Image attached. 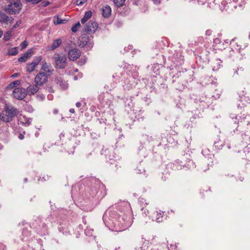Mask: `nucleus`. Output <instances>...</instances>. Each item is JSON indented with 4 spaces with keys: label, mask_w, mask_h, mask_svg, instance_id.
<instances>
[{
    "label": "nucleus",
    "mask_w": 250,
    "mask_h": 250,
    "mask_svg": "<svg viewBox=\"0 0 250 250\" xmlns=\"http://www.w3.org/2000/svg\"><path fill=\"white\" fill-rule=\"evenodd\" d=\"M12 30L11 29L9 30V31H8L7 32H6L4 34V37H3V40L5 41H8L10 40L11 36H12Z\"/></svg>",
    "instance_id": "nucleus-24"
},
{
    "label": "nucleus",
    "mask_w": 250,
    "mask_h": 250,
    "mask_svg": "<svg viewBox=\"0 0 250 250\" xmlns=\"http://www.w3.org/2000/svg\"><path fill=\"white\" fill-rule=\"evenodd\" d=\"M140 202L142 203V204H144L145 205H148V203L146 202V201L144 199V198H140Z\"/></svg>",
    "instance_id": "nucleus-37"
},
{
    "label": "nucleus",
    "mask_w": 250,
    "mask_h": 250,
    "mask_svg": "<svg viewBox=\"0 0 250 250\" xmlns=\"http://www.w3.org/2000/svg\"><path fill=\"white\" fill-rule=\"evenodd\" d=\"M65 21V20L59 18L58 16H56L54 18V23L55 25L64 23Z\"/></svg>",
    "instance_id": "nucleus-20"
},
{
    "label": "nucleus",
    "mask_w": 250,
    "mask_h": 250,
    "mask_svg": "<svg viewBox=\"0 0 250 250\" xmlns=\"http://www.w3.org/2000/svg\"><path fill=\"white\" fill-rule=\"evenodd\" d=\"M69 112L71 113H74L75 112V109L74 108H70L69 109Z\"/></svg>",
    "instance_id": "nucleus-45"
},
{
    "label": "nucleus",
    "mask_w": 250,
    "mask_h": 250,
    "mask_svg": "<svg viewBox=\"0 0 250 250\" xmlns=\"http://www.w3.org/2000/svg\"><path fill=\"white\" fill-rule=\"evenodd\" d=\"M24 121H25V122L23 123V124H27V125H29L31 123V119H27L24 120Z\"/></svg>",
    "instance_id": "nucleus-38"
},
{
    "label": "nucleus",
    "mask_w": 250,
    "mask_h": 250,
    "mask_svg": "<svg viewBox=\"0 0 250 250\" xmlns=\"http://www.w3.org/2000/svg\"><path fill=\"white\" fill-rule=\"evenodd\" d=\"M18 51V48L17 47H15L11 49H9L8 51V54L9 55L11 56H14L17 54Z\"/></svg>",
    "instance_id": "nucleus-26"
},
{
    "label": "nucleus",
    "mask_w": 250,
    "mask_h": 250,
    "mask_svg": "<svg viewBox=\"0 0 250 250\" xmlns=\"http://www.w3.org/2000/svg\"><path fill=\"white\" fill-rule=\"evenodd\" d=\"M155 3L158 4L160 3L161 0H152Z\"/></svg>",
    "instance_id": "nucleus-44"
},
{
    "label": "nucleus",
    "mask_w": 250,
    "mask_h": 250,
    "mask_svg": "<svg viewBox=\"0 0 250 250\" xmlns=\"http://www.w3.org/2000/svg\"><path fill=\"white\" fill-rule=\"evenodd\" d=\"M21 84V81L20 80H16L12 83H11L8 85V87L9 88H14L16 87L17 85H19Z\"/></svg>",
    "instance_id": "nucleus-25"
},
{
    "label": "nucleus",
    "mask_w": 250,
    "mask_h": 250,
    "mask_svg": "<svg viewBox=\"0 0 250 250\" xmlns=\"http://www.w3.org/2000/svg\"><path fill=\"white\" fill-rule=\"evenodd\" d=\"M42 5L43 7H46L48 5H49L50 4V2L47 0L44 1L42 2Z\"/></svg>",
    "instance_id": "nucleus-35"
},
{
    "label": "nucleus",
    "mask_w": 250,
    "mask_h": 250,
    "mask_svg": "<svg viewBox=\"0 0 250 250\" xmlns=\"http://www.w3.org/2000/svg\"><path fill=\"white\" fill-rule=\"evenodd\" d=\"M5 115L1 117V120L5 122H10L12 118L16 116L18 113V110L14 107H7L5 110Z\"/></svg>",
    "instance_id": "nucleus-4"
},
{
    "label": "nucleus",
    "mask_w": 250,
    "mask_h": 250,
    "mask_svg": "<svg viewBox=\"0 0 250 250\" xmlns=\"http://www.w3.org/2000/svg\"><path fill=\"white\" fill-rule=\"evenodd\" d=\"M241 43V42L239 41V42H237L235 44L237 46V48L234 47L235 50H236L239 53H241V51H240L241 49H243V48H244L246 46V45H245V44H243V45L240 44Z\"/></svg>",
    "instance_id": "nucleus-22"
},
{
    "label": "nucleus",
    "mask_w": 250,
    "mask_h": 250,
    "mask_svg": "<svg viewBox=\"0 0 250 250\" xmlns=\"http://www.w3.org/2000/svg\"><path fill=\"white\" fill-rule=\"evenodd\" d=\"M2 35H3V31L0 29V38L1 37Z\"/></svg>",
    "instance_id": "nucleus-48"
},
{
    "label": "nucleus",
    "mask_w": 250,
    "mask_h": 250,
    "mask_svg": "<svg viewBox=\"0 0 250 250\" xmlns=\"http://www.w3.org/2000/svg\"><path fill=\"white\" fill-rule=\"evenodd\" d=\"M20 140H22L24 138V134L20 133L18 136Z\"/></svg>",
    "instance_id": "nucleus-40"
},
{
    "label": "nucleus",
    "mask_w": 250,
    "mask_h": 250,
    "mask_svg": "<svg viewBox=\"0 0 250 250\" xmlns=\"http://www.w3.org/2000/svg\"><path fill=\"white\" fill-rule=\"evenodd\" d=\"M13 96L19 100H23L26 96V90L22 87L15 88L12 92Z\"/></svg>",
    "instance_id": "nucleus-5"
},
{
    "label": "nucleus",
    "mask_w": 250,
    "mask_h": 250,
    "mask_svg": "<svg viewBox=\"0 0 250 250\" xmlns=\"http://www.w3.org/2000/svg\"><path fill=\"white\" fill-rule=\"evenodd\" d=\"M56 83L59 84L60 87L64 89H66L68 86V84L64 82L61 77H58L56 79Z\"/></svg>",
    "instance_id": "nucleus-16"
},
{
    "label": "nucleus",
    "mask_w": 250,
    "mask_h": 250,
    "mask_svg": "<svg viewBox=\"0 0 250 250\" xmlns=\"http://www.w3.org/2000/svg\"><path fill=\"white\" fill-rule=\"evenodd\" d=\"M53 113L55 114H57L58 113V110L57 109H55L53 110Z\"/></svg>",
    "instance_id": "nucleus-46"
},
{
    "label": "nucleus",
    "mask_w": 250,
    "mask_h": 250,
    "mask_svg": "<svg viewBox=\"0 0 250 250\" xmlns=\"http://www.w3.org/2000/svg\"><path fill=\"white\" fill-rule=\"evenodd\" d=\"M78 145L77 140L75 139L70 140L67 145V147L69 153H73L75 147Z\"/></svg>",
    "instance_id": "nucleus-12"
},
{
    "label": "nucleus",
    "mask_w": 250,
    "mask_h": 250,
    "mask_svg": "<svg viewBox=\"0 0 250 250\" xmlns=\"http://www.w3.org/2000/svg\"><path fill=\"white\" fill-rule=\"evenodd\" d=\"M81 51L77 48L70 50L68 53V57L71 61H75L80 57Z\"/></svg>",
    "instance_id": "nucleus-10"
},
{
    "label": "nucleus",
    "mask_w": 250,
    "mask_h": 250,
    "mask_svg": "<svg viewBox=\"0 0 250 250\" xmlns=\"http://www.w3.org/2000/svg\"><path fill=\"white\" fill-rule=\"evenodd\" d=\"M50 90H49V91L51 92H53V90L52 89H51L52 88H50Z\"/></svg>",
    "instance_id": "nucleus-49"
},
{
    "label": "nucleus",
    "mask_w": 250,
    "mask_h": 250,
    "mask_svg": "<svg viewBox=\"0 0 250 250\" xmlns=\"http://www.w3.org/2000/svg\"><path fill=\"white\" fill-rule=\"evenodd\" d=\"M32 54L31 52H25L23 54L22 56L20 57L18 59V61L21 62H25L28 59H29L31 56Z\"/></svg>",
    "instance_id": "nucleus-17"
},
{
    "label": "nucleus",
    "mask_w": 250,
    "mask_h": 250,
    "mask_svg": "<svg viewBox=\"0 0 250 250\" xmlns=\"http://www.w3.org/2000/svg\"><path fill=\"white\" fill-rule=\"evenodd\" d=\"M111 14V8L108 5H105L102 8V14L104 18L109 17Z\"/></svg>",
    "instance_id": "nucleus-13"
},
{
    "label": "nucleus",
    "mask_w": 250,
    "mask_h": 250,
    "mask_svg": "<svg viewBox=\"0 0 250 250\" xmlns=\"http://www.w3.org/2000/svg\"><path fill=\"white\" fill-rule=\"evenodd\" d=\"M224 145V142L222 141L218 137L214 139V146L216 149H220Z\"/></svg>",
    "instance_id": "nucleus-14"
},
{
    "label": "nucleus",
    "mask_w": 250,
    "mask_h": 250,
    "mask_svg": "<svg viewBox=\"0 0 250 250\" xmlns=\"http://www.w3.org/2000/svg\"><path fill=\"white\" fill-rule=\"evenodd\" d=\"M108 158H109V159H111V160L113 159V158H112V157H110V156H109V157H108Z\"/></svg>",
    "instance_id": "nucleus-50"
},
{
    "label": "nucleus",
    "mask_w": 250,
    "mask_h": 250,
    "mask_svg": "<svg viewBox=\"0 0 250 250\" xmlns=\"http://www.w3.org/2000/svg\"><path fill=\"white\" fill-rule=\"evenodd\" d=\"M27 45H28L27 42L26 41H24L21 44V48H25L27 46Z\"/></svg>",
    "instance_id": "nucleus-36"
},
{
    "label": "nucleus",
    "mask_w": 250,
    "mask_h": 250,
    "mask_svg": "<svg viewBox=\"0 0 250 250\" xmlns=\"http://www.w3.org/2000/svg\"><path fill=\"white\" fill-rule=\"evenodd\" d=\"M149 243L148 241H146L142 245L141 247V249L142 250H147L148 249V245Z\"/></svg>",
    "instance_id": "nucleus-33"
},
{
    "label": "nucleus",
    "mask_w": 250,
    "mask_h": 250,
    "mask_svg": "<svg viewBox=\"0 0 250 250\" xmlns=\"http://www.w3.org/2000/svg\"><path fill=\"white\" fill-rule=\"evenodd\" d=\"M87 0H76V3L78 5H82Z\"/></svg>",
    "instance_id": "nucleus-34"
},
{
    "label": "nucleus",
    "mask_w": 250,
    "mask_h": 250,
    "mask_svg": "<svg viewBox=\"0 0 250 250\" xmlns=\"http://www.w3.org/2000/svg\"><path fill=\"white\" fill-rule=\"evenodd\" d=\"M76 106L77 107H80L82 106V103L81 102H77L76 104Z\"/></svg>",
    "instance_id": "nucleus-41"
},
{
    "label": "nucleus",
    "mask_w": 250,
    "mask_h": 250,
    "mask_svg": "<svg viewBox=\"0 0 250 250\" xmlns=\"http://www.w3.org/2000/svg\"><path fill=\"white\" fill-rule=\"evenodd\" d=\"M22 8V4L20 0H10L9 3L5 8V11L10 15L19 14Z\"/></svg>",
    "instance_id": "nucleus-1"
},
{
    "label": "nucleus",
    "mask_w": 250,
    "mask_h": 250,
    "mask_svg": "<svg viewBox=\"0 0 250 250\" xmlns=\"http://www.w3.org/2000/svg\"><path fill=\"white\" fill-rule=\"evenodd\" d=\"M40 71H44L49 75H52L53 70L50 64H48L45 60L42 62V67Z\"/></svg>",
    "instance_id": "nucleus-11"
},
{
    "label": "nucleus",
    "mask_w": 250,
    "mask_h": 250,
    "mask_svg": "<svg viewBox=\"0 0 250 250\" xmlns=\"http://www.w3.org/2000/svg\"><path fill=\"white\" fill-rule=\"evenodd\" d=\"M42 58L41 56H37L34 58L32 62L37 66L40 62H42Z\"/></svg>",
    "instance_id": "nucleus-28"
},
{
    "label": "nucleus",
    "mask_w": 250,
    "mask_h": 250,
    "mask_svg": "<svg viewBox=\"0 0 250 250\" xmlns=\"http://www.w3.org/2000/svg\"><path fill=\"white\" fill-rule=\"evenodd\" d=\"M14 19L6 13L0 12V23L3 25H11L14 22Z\"/></svg>",
    "instance_id": "nucleus-7"
},
{
    "label": "nucleus",
    "mask_w": 250,
    "mask_h": 250,
    "mask_svg": "<svg viewBox=\"0 0 250 250\" xmlns=\"http://www.w3.org/2000/svg\"><path fill=\"white\" fill-rule=\"evenodd\" d=\"M98 27V24L95 21L91 20L86 24L84 30L88 34L94 33Z\"/></svg>",
    "instance_id": "nucleus-8"
},
{
    "label": "nucleus",
    "mask_w": 250,
    "mask_h": 250,
    "mask_svg": "<svg viewBox=\"0 0 250 250\" xmlns=\"http://www.w3.org/2000/svg\"><path fill=\"white\" fill-rule=\"evenodd\" d=\"M39 85L35 83L33 84H30L27 88L26 90V95H33L36 94L40 89Z\"/></svg>",
    "instance_id": "nucleus-9"
},
{
    "label": "nucleus",
    "mask_w": 250,
    "mask_h": 250,
    "mask_svg": "<svg viewBox=\"0 0 250 250\" xmlns=\"http://www.w3.org/2000/svg\"><path fill=\"white\" fill-rule=\"evenodd\" d=\"M244 71V68L243 67H240L237 68L235 69H233V75H241Z\"/></svg>",
    "instance_id": "nucleus-27"
},
{
    "label": "nucleus",
    "mask_w": 250,
    "mask_h": 250,
    "mask_svg": "<svg viewBox=\"0 0 250 250\" xmlns=\"http://www.w3.org/2000/svg\"><path fill=\"white\" fill-rule=\"evenodd\" d=\"M135 172L136 173H142L143 172L145 171L144 168L142 167L141 165H140L137 167L135 169Z\"/></svg>",
    "instance_id": "nucleus-31"
},
{
    "label": "nucleus",
    "mask_w": 250,
    "mask_h": 250,
    "mask_svg": "<svg viewBox=\"0 0 250 250\" xmlns=\"http://www.w3.org/2000/svg\"><path fill=\"white\" fill-rule=\"evenodd\" d=\"M36 67V66L32 62L27 64L26 70L27 72L31 73L35 70Z\"/></svg>",
    "instance_id": "nucleus-21"
},
{
    "label": "nucleus",
    "mask_w": 250,
    "mask_h": 250,
    "mask_svg": "<svg viewBox=\"0 0 250 250\" xmlns=\"http://www.w3.org/2000/svg\"><path fill=\"white\" fill-rule=\"evenodd\" d=\"M114 4L117 7H121L124 6L125 0H113Z\"/></svg>",
    "instance_id": "nucleus-23"
},
{
    "label": "nucleus",
    "mask_w": 250,
    "mask_h": 250,
    "mask_svg": "<svg viewBox=\"0 0 250 250\" xmlns=\"http://www.w3.org/2000/svg\"><path fill=\"white\" fill-rule=\"evenodd\" d=\"M166 180V179L165 178L164 179V181H165Z\"/></svg>",
    "instance_id": "nucleus-53"
},
{
    "label": "nucleus",
    "mask_w": 250,
    "mask_h": 250,
    "mask_svg": "<svg viewBox=\"0 0 250 250\" xmlns=\"http://www.w3.org/2000/svg\"><path fill=\"white\" fill-rule=\"evenodd\" d=\"M21 21L19 20L16 22V23L13 25L12 28L11 29L12 31L14 30L16 28L18 27L21 24Z\"/></svg>",
    "instance_id": "nucleus-32"
},
{
    "label": "nucleus",
    "mask_w": 250,
    "mask_h": 250,
    "mask_svg": "<svg viewBox=\"0 0 250 250\" xmlns=\"http://www.w3.org/2000/svg\"><path fill=\"white\" fill-rule=\"evenodd\" d=\"M20 74L18 73H14V74H13L11 77H13V78H15V77H18V76H19Z\"/></svg>",
    "instance_id": "nucleus-42"
},
{
    "label": "nucleus",
    "mask_w": 250,
    "mask_h": 250,
    "mask_svg": "<svg viewBox=\"0 0 250 250\" xmlns=\"http://www.w3.org/2000/svg\"><path fill=\"white\" fill-rule=\"evenodd\" d=\"M92 12L91 11H87L85 13L84 17L81 20V22L82 24L85 23L87 20L91 18L92 16Z\"/></svg>",
    "instance_id": "nucleus-18"
},
{
    "label": "nucleus",
    "mask_w": 250,
    "mask_h": 250,
    "mask_svg": "<svg viewBox=\"0 0 250 250\" xmlns=\"http://www.w3.org/2000/svg\"><path fill=\"white\" fill-rule=\"evenodd\" d=\"M230 52H234V50H233V49H232V50H231V51H230Z\"/></svg>",
    "instance_id": "nucleus-52"
},
{
    "label": "nucleus",
    "mask_w": 250,
    "mask_h": 250,
    "mask_svg": "<svg viewBox=\"0 0 250 250\" xmlns=\"http://www.w3.org/2000/svg\"><path fill=\"white\" fill-rule=\"evenodd\" d=\"M53 59L55 62V67L58 69H63L67 64V58L65 55L62 54H56Z\"/></svg>",
    "instance_id": "nucleus-2"
},
{
    "label": "nucleus",
    "mask_w": 250,
    "mask_h": 250,
    "mask_svg": "<svg viewBox=\"0 0 250 250\" xmlns=\"http://www.w3.org/2000/svg\"><path fill=\"white\" fill-rule=\"evenodd\" d=\"M42 0H34L33 1V4H37V3H38L39 2H41V1H42Z\"/></svg>",
    "instance_id": "nucleus-43"
},
{
    "label": "nucleus",
    "mask_w": 250,
    "mask_h": 250,
    "mask_svg": "<svg viewBox=\"0 0 250 250\" xmlns=\"http://www.w3.org/2000/svg\"><path fill=\"white\" fill-rule=\"evenodd\" d=\"M126 8V11L127 13H128L129 12V8L128 7H125Z\"/></svg>",
    "instance_id": "nucleus-47"
},
{
    "label": "nucleus",
    "mask_w": 250,
    "mask_h": 250,
    "mask_svg": "<svg viewBox=\"0 0 250 250\" xmlns=\"http://www.w3.org/2000/svg\"><path fill=\"white\" fill-rule=\"evenodd\" d=\"M206 34L208 36H210L211 34V31L210 30H208L206 32Z\"/></svg>",
    "instance_id": "nucleus-39"
},
{
    "label": "nucleus",
    "mask_w": 250,
    "mask_h": 250,
    "mask_svg": "<svg viewBox=\"0 0 250 250\" xmlns=\"http://www.w3.org/2000/svg\"><path fill=\"white\" fill-rule=\"evenodd\" d=\"M62 43V40L61 39H58L54 40L50 47V50H54L58 47Z\"/></svg>",
    "instance_id": "nucleus-15"
},
{
    "label": "nucleus",
    "mask_w": 250,
    "mask_h": 250,
    "mask_svg": "<svg viewBox=\"0 0 250 250\" xmlns=\"http://www.w3.org/2000/svg\"><path fill=\"white\" fill-rule=\"evenodd\" d=\"M78 43L79 46L81 47H83L85 46L91 47L93 46V43L90 42L89 37L86 35H83L80 37L78 39Z\"/></svg>",
    "instance_id": "nucleus-6"
},
{
    "label": "nucleus",
    "mask_w": 250,
    "mask_h": 250,
    "mask_svg": "<svg viewBox=\"0 0 250 250\" xmlns=\"http://www.w3.org/2000/svg\"><path fill=\"white\" fill-rule=\"evenodd\" d=\"M24 181H25V182H27V178H25V179H24Z\"/></svg>",
    "instance_id": "nucleus-51"
},
{
    "label": "nucleus",
    "mask_w": 250,
    "mask_h": 250,
    "mask_svg": "<svg viewBox=\"0 0 250 250\" xmlns=\"http://www.w3.org/2000/svg\"><path fill=\"white\" fill-rule=\"evenodd\" d=\"M23 227L22 228V233L23 234H26L28 233H30L31 231V227L30 225L28 223H25L23 225Z\"/></svg>",
    "instance_id": "nucleus-19"
},
{
    "label": "nucleus",
    "mask_w": 250,
    "mask_h": 250,
    "mask_svg": "<svg viewBox=\"0 0 250 250\" xmlns=\"http://www.w3.org/2000/svg\"><path fill=\"white\" fill-rule=\"evenodd\" d=\"M155 220L157 222H161L163 220V216L161 213L156 212Z\"/></svg>",
    "instance_id": "nucleus-29"
},
{
    "label": "nucleus",
    "mask_w": 250,
    "mask_h": 250,
    "mask_svg": "<svg viewBox=\"0 0 250 250\" xmlns=\"http://www.w3.org/2000/svg\"><path fill=\"white\" fill-rule=\"evenodd\" d=\"M80 26L81 24L80 22H78L72 26L71 31H72V32L75 33L78 31V29L80 28Z\"/></svg>",
    "instance_id": "nucleus-30"
},
{
    "label": "nucleus",
    "mask_w": 250,
    "mask_h": 250,
    "mask_svg": "<svg viewBox=\"0 0 250 250\" xmlns=\"http://www.w3.org/2000/svg\"><path fill=\"white\" fill-rule=\"evenodd\" d=\"M50 76L51 75L48 74L46 72L40 71L36 75L34 82L35 83L41 86L48 82V80Z\"/></svg>",
    "instance_id": "nucleus-3"
}]
</instances>
